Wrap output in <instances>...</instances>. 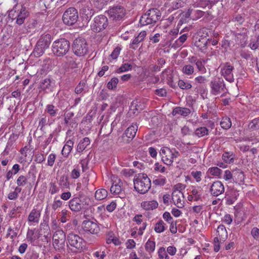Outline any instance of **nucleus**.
Here are the masks:
<instances>
[{"label": "nucleus", "instance_id": "412c9836", "mask_svg": "<svg viewBox=\"0 0 259 259\" xmlns=\"http://www.w3.org/2000/svg\"><path fill=\"white\" fill-rule=\"evenodd\" d=\"M37 21L34 18H28L25 23V29L27 32L33 31L37 25Z\"/></svg>", "mask_w": 259, "mask_h": 259}, {"label": "nucleus", "instance_id": "cd10ccee", "mask_svg": "<svg viewBox=\"0 0 259 259\" xmlns=\"http://www.w3.org/2000/svg\"><path fill=\"white\" fill-rule=\"evenodd\" d=\"M158 203L156 201H145L141 203L142 207L146 210L153 209L157 207Z\"/></svg>", "mask_w": 259, "mask_h": 259}, {"label": "nucleus", "instance_id": "09e8293b", "mask_svg": "<svg viewBox=\"0 0 259 259\" xmlns=\"http://www.w3.org/2000/svg\"><path fill=\"white\" fill-rule=\"evenodd\" d=\"M85 86L86 84L85 82L80 81L75 89V93L77 94L81 93L84 91Z\"/></svg>", "mask_w": 259, "mask_h": 259}, {"label": "nucleus", "instance_id": "79ce46f5", "mask_svg": "<svg viewBox=\"0 0 259 259\" xmlns=\"http://www.w3.org/2000/svg\"><path fill=\"white\" fill-rule=\"evenodd\" d=\"M132 66L131 64L128 63H124L122 64L118 69L116 71V73H120L121 72H125L131 70Z\"/></svg>", "mask_w": 259, "mask_h": 259}, {"label": "nucleus", "instance_id": "c9c22d12", "mask_svg": "<svg viewBox=\"0 0 259 259\" xmlns=\"http://www.w3.org/2000/svg\"><path fill=\"white\" fill-rule=\"evenodd\" d=\"M248 126L249 129L252 131L259 129V117L255 118L250 122Z\"/></svg>", "mask_w": 259, "mask_h": 259}, {"label": "nucleus", "instance_id": "a211bd4d", "mask_svg": "<svg viewBox=\"0 0 259 259\" xmlns=\"http://www.w3.org/2000/svg\"><path fill=\"white\" fill-rule=\"evenodd\" d=\"M224 191V186L222 183L219 181L214 182L210 185L209 192L213 196L217 197L223 194Z\"/></svg>", "mask_w": 259, "mask_h": 259}, {"label": "nucleus", "instance_id": "a878e982", "mask_svg": "<svg viewBox=\"0 0 259 259\" xmlns=\"http://www.w3.org/2000/svg\"><path fill=\"white\" fill-rule=\"evenodd\" d=\"M217 233L219 236L220 241L224 242L227 238L228 234L225 227L223 225H220L218 227Z\"/></svg>", "mask_w": 259, "mask_h": 259}, {"label": "nucleus", "instance_id": "b1692460", "mask_svg": "<svg viewBox=\"0 0 259 259\" xmlns=\"http://www.w3.org/2000/svg\"><path fill=\"white\" fill-rule=\"evenodd\" d=\"M191 63H195V65L198 69V70L201 73H205L206 72V69L204 67V64L205 63V61L203 60H198L195 57H192L191 61Z\"/></svg>", "mask_w": 259, "mask_h": 259}, {"label": "nucleus", "instance_id": "6e6d98bb", "mask_svg": "<svg viewBox=\"0 0 259 259\" xmlns=\"http://www.w3.org/2000/svg\"><path fill=\"white\" fill-rule=\"evenodd\" d=\"M49 121V119L47 118L46 116L42 117L39 122V126L40 127V129L42 130V128L46 125Z\"/></svg>", "mask_w": 259, "mask_h": 259}, {"label": "nucleus", "instance_id": "6ab92c4d", "mask_svg": "<svg viewBox=\"0 0 259 259\" xmlns=\"http://www.w3.org/2000/svg\"><path fill=\"white\" fill-rule=\"evenodd\" d=\"M138 131V125L136 123H133L125 131L123 134V138H127V142H130L135 137Z\"/></svg>", "mask_w": 259, "mask_h": 259}, {"label": "nucleus", "instance_id": "680f3d73", "mask_svg": "<svg viewBox=\"0 0 259 259\" xmlns=\"http://www.w3.org/2000/svg\"><path fill=\"white\" fill-rule=\"evenodd\" d=\"M220 242L218 237H215L213 239L214 251L218 252L220 249Z\"/></svg>", "mask_w": 259, "mask_h": 259}, {"label": "nucleus", "instance_id": "4be33fe9", "mask_svg": "<svg viewBox=\"0 0 259 259\" xmlns=\"http://www.w3.org/2000/svg\"><path fill=\"white\" fill-rule=\"evenodd\" d=\"M122 183L120 179L118 180V183L114 184L113 183L112 186L110 188V191L112 193L115 194H120V197H123L124 193L122 192L123 189L121 187Z\"/></svg>", "mask_w": 259, "mask_h": 259}, {"label": "nucleus", "instance_id": "4468645a", "mask_svg": "<svg viewBox=\"0 0 259 259\" xmlns=\"http://www.w3.org/2000/svg\"><path fill=\"white\" fill-rule=\"evenodd\" d=\"M110 17L114 20H120L125 15V10L121 6H115L110 8L108 11Z\"/></svg>", "mask_w": 259, "mask_h": 259}, {"label": "nucleus", "instance_id": "f257e3e1", "mask_svg": "<svg viewBox=\"0 0 259 259\" xmlns=\"http://www.w3.org/2000/svg\"><path fill=\"white\" fill-rule=\"evenodd\" d=\"M30 13L24 5H21L20 8L15 10L14 8L11 10L9 14V17L12 20H16V23L21 26L27 21Z\"/></svg>", "mask_w": 259, "mask_h": 259}, {"label": "nucleus", "instance_id": "5fc2aeb1", "mask_svg": "<svg viewBox=\"0 0 259 259\" xmlns=\"http://www.w3.org/2000/svg\"><path fill=\"white\" fill-rule=\"evenodd\" d=\"M93 255L98 259H104L106 254L104 251H97L93 253Z\"/></svg>", "mask_w": 259, "mask_h": 259}, {"label": "nucleus", "instance_id": "393cba45", "mask_svg": "<svg viewBox=\"0 0 259 259\" xmlns=\"http://www.w3.org/2000/svg\"><path fill=\"white\" fill-rule=\"evenodd\" d=\"M190 112L191 111L189 108L177 107L174 109L172 114L174 116H175L177 114H180L183 116H187L190 113Z\"/></svg>", "mask_w": 259, "mask_h": 259}, {"label": "nucleus", "instance_id": "1a4fd4ad", "mask_svg": "<svg viewBox=\"0 0 259 259\" xmlns=\"http://www.w3.org/2000/svg\"><path fill=\"white\" fill-rule=\"evenodd\" d=\"M108 25V19L104 15H99L95 18L94 22L91 25L93 31L99 32L104 30Z\"/></svg>", "mask_w": 259, "mask_h": 259}, {"label": "nucleus", "instance_id": "0e129e2a", "mask_svg": "<svg viewBox=\"0 0 259 259\" xmlns=\"http://www.w3.org/2000/svg\"><path fill=\"white\" fill-rule=\"evenodd\" d=\"M251 234L255 239L259 240V229L256 227L253 228Z\"/></svg>", "mask_w": 259, "mask_h": 259}, {"label": "nucleus", "instance_id": "bb28decb", "mask_svg": "<svg viewBox=\"0 0 259 259\" xmlns=\"http://www.w3.org/2000/svg\"><path fill=\"white\" fill-rule=\"evenodd\" d=\"M90 144V139L88 137H85L81 140L77 145L76 150L78 152H82Z\"/></svg>", "mask_w": 259, "mask_h": 259}, {"label": "nucleus", "instance_id": "c756f323", "mask_svg": "<svg viewBox=\"0 0 259 259\" xmlns=\"http://www.w3.org/2000/svg\"><path fill=\"white\" fill-rule=\"evenodd\" d=\"M254 37L251 38L249 44V47L252 50L259 49V33H254Z\"/></svg>", "mask_w": 259, "mask_h": 259}, {"label": "nucleus", "instance_id": "052dcab7", "mask_svg": "<svg viewBox=\"0 0 259 259\" xmlns=\"http://www.w3.org/2000/svg\"><path fill=\"white\" fill-rule=\"evenodd\" d=\"M56 158V156L55 154H50L48 158V165L52 166L54 164Z\"/></svg>", "mask_w": 259, "mask_h": 259}, {"label": "nucleus", "instance_id": "ea45409f", "mask_svg": "<svg viewBox=\"0 0 259 259\" xmlns=\"http://www.w3.org/2000/svg\"><path fill=\"white\" fill-rule=\"evenodd\" d=\"M52 61L50 58H46L41 62L42 69L45 71H48L50 69Z\"/></svg>", "mask_w": 259, "mask_h": 259}, {"label": "nucleus", "instance_id": "a19ab883", "mask_svg": "<svg viewBox=\"0 0 259 259\" xmlns=\"http://www.w3.org/2000/svg\"><path fill=\"white\" fill-rule=\"evenodd\" d=\"M155 242L148 240L145 244V249L149 252H153L155 250Z\"/></svg>", "mask_w": 259, "mask_h": 259}, {"label": "nucleus", "instance_id": "39448f33", "mask_svg": "<svg viewBox=\"0 0 259 259\" xmlns=\"http://www.w3.org/2000/svg\"><path fill=\"white\" fill-rule=\"evenodd\" d=\"M51 35L49 34L42 35L40 37L32 53L35 57H39L42 56L45 50L49 48L51 42Z\"/></svg>", "mask_w": 259, "mask_h": 259}, {"label": "nucleus", "instance_id": "f03ea898", "mask_svg": "<svg viewBox=\"0 0 259 259\" xmlns=\"http://www.w3.org/2000/svg\"><path fill=\"white\" fill-rule=\"evenodd\" d=\"M134 188L140 194H145L151 187V181L146 174H140L134 180Z\"/></svg>", "mask_w": 259, "mask_h": 259}, {"label": "nucleus", "instance_id": "bf43d9fd", "mask_svg": "<svg viewBox=\"0 0 259 259\" xmlns=\"http://www.w3.org/2000/svg\"><path fill=\"white\" fill-rule=\"evenodd\" d=\"M59 191V188L57 187L55 183H50V188L49 189V192L53 195L56 193H57Z\"/></svg>", "mask_w": 259, "mask_h": 259}, {"label": "nucleus", "instance_id": "72a5a7b5", "mask_svg": "<svg viewBox=\"0 0 259 259\" xmlns=\"http://www.w3.org/2000/svg\"><path fill=\"white\" fill-rule=\"evenodd\" d=\"M53 83L52 80L50 78H47L44 79L40 84V88L42 90H46L47 89H50L52 87V84Z\"/></svg>", "mask_w": 259, "mask_h": 259}, {"label": "nucleus", "instance_id": "ddd939ff", "mask_svg": "<svg viewBox=\"0 0 259 259\" xmlns=\"http://www.w3.org/2000/svg\"><path fill=\"white\" fill-rule=\"evenodd\" d=\"M94 11L92 8V4L89 1L85 2L84 4H81L80 9V13L83 19L90 20L94 14Z\"/></svg>", "mask_w": 259, "mask_h": 259}, {"label": "nucleus", "instance_id": "f3484780", "mask_svg": "<svg viewBox=\"0 0 259 259\" xmlns=\"http://www.w3.org/2000/svg\"><path fill=\"white\" fill-rule=\"evenodd\" d=\"M234 68L229 63H226L221 68V72L225 79L230 82L234 81V77L232 71Z\"/></svg>", "mask_w": 259, "mask_h": 259}, {"label": "nucleus", "instance_id": "2eb2a0df", "mask_svg": "<svg viewBox=\"0 0 259 259\" xmlns=\"http://www.w3.org/2000/svg\"><path fill=\"white\" fill-rule=\"evenodd\" d=\"M160 154L161 156L162 161L167 165H170L174 161V154L167 147H164L161 149Z\"/></svg>", "mask_w": 259, "mask_h": 259}, {"label": "nucleus", "instance_id": "7ed1b4c3", "mask_svg": "<svg viewBox=\"0 0 259 259\" xmlns=\"http://www.w3.org/2000/svg\"><path fill=\"white\" fill-rule=\"evenodd\" d=\"M161 15L158 9H150L141 16L139 22L143 26L155 24L160 19Z\"/></svg>", "mask_w": 259, "mask_h": 259}, {"label": "nucleus", "instance_id": "f8f14e48", "mask_svg": "<svg viewBox=\"0 0 259 259\" xmlns=\"http://www.w3.org/2000/svg\"><path fill=\"white\" fill-rule=\"evenodd\" d=\"M82 228L85 232L92 234H97L100 230L98 225L90 220L84 221L82 223Z\"/></svg>", "mask_w": 259, "mask_h": 259}, {"label": "nucleus", "instance_id": "c85d7f7f", "mask_svg": "<svg viewBox=\"0 0 259 259\" xmlns=\"http://www.w3.org/2000/svg\"><path fill=\"white\" fill-rule=\"evenodd\" d=\"M208 41L205 38L199 39L195 43L196 47L199 48L201 52H205L207 48Z\"/></svg>", "mask_w": 259, "mask_h": 259}, {"label": "nucleus", "instance_id": "423d86ee", "mask_svg": "<svg viewBox=\"0 0 259 259\" xmlns=\"http://www.w3.org/2000/svg\"><path fill=\"white\" fill-rule=\"evenodd\" d=\"M91 203L90 199L84 196L79 195L71 199L69 202V206L73 211H79L85 209Z\"/></svg>", "mask_w": 259, "mask_h": 259}, {"label": "nucleus", "instance_id": "0eeeda50", "mask_svg": "<svg viewBox=\"0 0 259 259\" xmlns=\"http://www.w3.org/2000/svg\"><path fill=\"white\" fill-rule=\"evenodd\" d=\"M88 45L83 38L78 37L75 39L72 45L74 54L78 57L85 56L88 52Z\"/></svg>", "mask_w": 259, "mask_h": 259}, {"label": "nucleus", "instance_id": "de8ad7c7", "mask_svg": "<svg viewBox=\"0 0 259 259\" xmlns=\"http://www.w3.org/2000/svg\"><path fill=\"white\" fill-rule=\"evenodd\" d=\"M208 171L212 176H219L222 170L218 167H212L209 168Z\"/></svg>", "mask_w": 259, "mask_h": 259}, {"label": "nucleus", "instance_id": "37998d69", "mask_svg": "<svg viewBox=\"0 0 259 259\" xmlns=\"http://www.w3.org/2000/svg\"><path fill=\"white\" fill-rule=\"evenodd\" d=\"M194 69L191 65H185L182 68V71L184 74L190 75L193 73Z\"/></svg>", "mask_w": 259, "mask_h": 259}, {"label": "nucleus", "instance_id": "13d9d810", "mask_svg": "<svg viewBox=\"0 0 259 259\" xmlns=\"http://www.w3.org/2000/svg\"><path fill=\"white\" fill-rule=\"evenodd\" d=\"M45 157L42 154L37 153L35 155L34 161L38 163H41L45 160Z\"/></svg>", "mask_w": 259, "mask_h": 259}, {"label": "nucleus", "instance_id": "338daca9", "mask_svg": "<svg viewBox=\"0 0 259 259\" xmlns=\"http://www.w3.org/2000/svg\"><path fill=\"white\" fill-rule=\"evenodd\" d=\"M155 94L160 97H163L166 96L167 92L165 89L162 88L156 90L155 91Z\"/></svg>", "mask_w": 259, "mask_h": 259}, {"label": "nucleus", "instance_id": "aec40b11", "mask_svg": "<svg viewBox=\"0 0 259 259\" xmlns=\"http://www.w3.org/2000/svg\"><path fill=\"white\" fill-rule=\"evenodd\" d=\"M147 34V32L146 31H142L138 35L135 37V38L133 40V42L130 45V48L136 50L138 47V44L143 41Z\"/></svg>", "mask_w": 259, "mask_h": 259}, {"label": "nucleus", "instance_id": "f704fd0d", "mask_svg": "<svg viewBox=\"0 0 259 259\" xmlns=\"http://www.w3.org/2000/svg\"><path fill=\"white\" fill-rule=\"evenodd\" d=\"M195 134L198 137H201L208 134V130L204 126L200 127L196 130Z\"/></svg>", "mask_w": 259, "mask_h": 259}, {"label": "nucleus", "instance_id": "2f4dec72", "mask_svg": "<svg viewBox=\"0 0 259 259\" xmlns=\"http://www.w3.org/2000/svg\"><path fill=\"white\" fill-rule=\"evenodd\" d=\"M220 125L224 129L227 130L230 128L232 125V122L230 118L228 117H223L221 121L220 122Z\"/></svg>", "mask_w": 259, "mask_h": 259}, {"label": "nucleus", "instance_id": "9d476101", "mask_svg": "<svg viewBox=\"0 0 259 259\" xmlns=\"http://www.w3.org/2000/svg\"><path fill=\"white\" fill-rule=\"evenodd\" d=\"M67 241L71 247L76 249L74 251L82 250L83 246V240L78 235L73 233H69L67 236Z\"/></svg>", "mask_w": 259, "mask_h": 259}, {"label": "nucleus", "instance_id": "dca6fc26", "mask_svg": "<svg viewBox=\"0 0 259 259\" xmlns=\"http://www.w3.org/2000/svg\"><path fill=\"white\" fill-rule=\"evenodd\" d=\"M210 85L211 92L214 95L225 91V84L222 79H214L210 82Z\"/></svg>", "mask_w": 259, "mask_h": 259}, {"label": "nucleus", "instance_id": "9b49d317", "mask_svg": "<svg viewBox=\"0 0 259 259\" xmlns=\"http://www.w3.org/2000/svg\"><path fill=\"white\" fill-rule=\"evenodd\" d=\"M53 245L55 248L59 249L63 248L66 240L65 233L62 230L56 231L53 235Z\"/></svg>", "mask_w": 259, "mask_h": 259}, {"label": "nucleus", "instance_id": "e433bc0d", "mask_svg": "<svg viewBox=\"0 0 259 259\" xmlns=\"http://www.w3.org/2000/svg\"><path fill=\"white\" fill-rule=\"evenodd\" d=\"M165 224L162 220H159L155 226L154 230L157 233H161L165 230Z\"/></svg>", "mask_w": 259, "mask_h": 259}, {"label": "nucleus", "instance_id": "4d7b16f0", "mask_svg": "<svg viewBox=\"0 0 259 259\" xmlns=\"http://www.w3.org/2000/svg\"><path fill=\"white\" fill-rule=\"evenodd\" d=\"M80 169L79 167L74 168L71 174V176L72 179H77L80 176Z\"/></svg>", "mask_w": 259, "mask_h": 259}, {"label": "nucleus", "instance_id": "8fccbe9b", "mask_svg": "<svg viewBox=\"0 0 259 259\" xmlns=\"http://www.w3.org/2000/svg\"><path fill=\"white\" fill-rule=\"evenodd\" d=\"M109 0H94L95 6L99 9H102Z\"/></svg>", "mask_w": 259, "mask_h": 259}, {"label": "nucleus", "instance_id": "864d4df0", "mask_svg": "<svg viewBox=\"0 0 259 259\" xmlns=\"http://www.w3.org/2000/svg\"><path fill=\"white\" fill-rule=\"evenodd\" d=\"M187 37L188 36L187 34H184L180 36L178 40L176 41L177 45L179 47L182 46V44L186 40Z\"/></svg>", "mask_w": 259, "mask_h": 259}, {"label": "nucleus", "instance_id": "e2e57ef3", "mask_svg": "<svg viewBox=\"0 0 259 259\" xmlns=\"http://www.w3.org/2000/svg\"><path fill=\"white\" fill-rule=\"evenodd\" d=\"M233 20L241 24L244 21V18L242 15L237 14L233 17Z\"/></svg>", "mask_w": 259, "mask_h": 259}, {"label": "nucleus", "instance_id": "4c0bfd02", "mask_svg": "<svg viewBox=\"0 0 259 259\" xmlns=\"http://www.w3.org/2000/svg\"><path fill=\"white\" fill-rule=\"evenodd\" d=\"M119 81L117 77H113L109 81L107 85V87L109 90H113L116 88L117 84Z\"/></svg>", "mask_w": 259, "mask_h": 259}, {"label": "nucleus", "instance_id": "603ef678", "mask_svg": "<svg viewBox=\"0 0 259 259\" xmlns=\"http://www.w3.org/2000/svg\"><path fill=\"white\" fill-rule=\"evenodd\" d=\"M192 176L195 179L197 182H199L201 181L202 172L200 171H193L191 172Z\"/></svg>", "mask_w": 259, "mask_h": 259}, {"label": "nucleus", "instance_id": "69168bd1", "mask_svg": "<svg viewBox=\"0 0 259 259\" xmlns=\"http://www.w3.org/2000/svg\"><path fill=\"white\" fill-rule=\"evenodd\" d=\"M34 231L32 230L28 229L27 233V239L31 242L35 240V238L33 236Z\"/></svg>", "mask_w": 259, "mask_h": 259}, {"label": "nucleus", "instance_id": "7c9ffc66", "mask_svg": "<svg viewBox=\"0 0 259 259\" xmlns=\"http://www.w3.org/2000/svg\"><path fill=\"white\" fill-rule=\"evenodd\" d=\"M108 192L107 191L104 189H100L96 191L95 197L96 199L98 200H101L107 196Z\"/></svg>", "mask_w": 259, "mask_h": 259}, {"label": "nucleus", "instance_id": "473e14b6", "mask_svg": "<svg viewBox=\"0 0 259 259\" xmlns=\"http://www.w3.org/2000/svg\"><path fill=\"white\" fill-rule=\"evenodd\" d=\"M59 110L52 104H49L46 106V111L51 116H55Z\"/></svg>", "mask_w": 259, "mask_h": 259}, {"label": "nucleus", "instance_id": "20e7f679", "mask_svg": "<svg viewBox=\"0 0 259 259\" xmlns=\"http://www.w3.org/2000/svg\"><path fill=\"white\" fill-rule=\"evenodd\" d=\"M70 42L65 38H60L53 42L52 44L53 53L57 57L65 55L69 51Z\"/></svg>", "mask_w": 259, "mask_h": 259}, {"label": "nucleus", "instance_id": "774afa93", "mask_svg": "<svg viewBox=\"0 0 259 259\" xmlns=\"http://www.w3.org/2000/svg\"><path fill=\"white\" fill-rule=\"evenodd\" d=\"M72 150V148H70L68 146L64 145L62 150V154L64 156L67 157L69 153Z\"/></svg>", "mask_w": 259, "mask_h": 259}, {"label": "nucleus", "instance_id": "58836bf2", "mask_svg": "<svg viewBox=\"0 0 259 259\" xmlns=\"http://www.w3.org/2000/svg\"><path fill=\"white\" fill-rule=\"evenodd\" d=\"M141 106V105L138 104L137 100L133 101L130 106V110L132 111L134 114H135L136 111L138 112L139 110H142V108Z\"/></svg>", "mask_w": 259, "mask_h": 259}, {"label": "nucleus", "instance_id": "6e6552de", "mask_svg": "<svg viewBox=\"0 0 259 259\" xmlns=\"http://www.w3.org/2000/svg\"><path fill=\"white\" fill-rule=\"evenodd\" d=\"M78 14L77 10L73 7L67 9L64 13L62 20L64 23L67 25H72L78 20Z\"/></svg>", "mask_w": 259, "mask_h": 259}, {"label": "nucleus", "instance_id": "c03bdc74", "mask_svg": "<svg viewBox=\"0 0 259 259\" xmlns=\"http://www.w3.org/2000/svg\"><path fill=\"white\" fill-rule=\"evenodd\" d=\"M179 87L182 90H188L192 88V85L188 82H185L183 80L178 81Z\"/></svg>", "mask_w": 259, "mask_h": 259}, {"label": "nucleus", "instance_id": "5701e85b", "mask_svg": "<svg viewBox=\"0 0 259 259\" xmlns=\"http://www.w3.org/2000/svg\"><path fill=\"white\" fill-rule=\"evenodd\" d=\"M40 217V210L36 209H33L30 212L28 221L29 222L38 223Z\"/></svg>", "mask_w": 259, "mask_h": 259}, {"label": "nucleus", "instance_id": "49530a36", "mask_svg": "<svg viewBox=\"0 0 259 259\" xmlns=\"http://www.w3.org/2000/svg\"><path fill=\"white\" fill-rule=\"evenodd\" d=\"M27 182V179L23 175L20 176L17 181L16 183L18 186H24L25 185Z\"/></svg>", "mask_w": 259, "mask_h": 259}, {"label": "nucleus", "instance_id": "3c124183", "mask_svg": "<svg viewBox=\"0 0 259 259\" xmlns=\"http://www.w3.org/2000/svg\"><path fill=\"white\" fill-rule=\"evenodd\" d=\"M222 159L224 161L229 163L232 162L234 160L233 157H232L231 155H230L229 152H225L223 154Z\"/></svg>", "mask_w": 259, "mask_h": 259}, {"label": "nucleus", "instance_id": "a18cd8bd", "mask_svg": "<svg viewBox=\"0 0 259 259\" xmlns=\"http://www.w3.org/2000/svg\"><path fill=\"white\" fill-rule=\"evenodd\" d=\"M59 184L63 188L67 187L69 185L67 176L64 175L61 176L59 181Z\"/></svg>", "mask_w": 259, "mask_h": 259}]
</instances>
